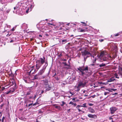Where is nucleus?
<instances>
[{"mask_svg": "<svg viewBox=\"0 0 122 122\" xmlns=\"http://www.w3.org/2000/svg\"><path fill=\"white\" fill-rule=\"evenodd\" d=\"M44 87L46 90L47 91H49L51 89V87H50L48 85L45 86Z\"/></svg>", "mask_w": 122, "mask_h": 122, "instance_id": "nucleus-13", "label": "nucleus"}, {"mask_svg": "<svg viewBox=\"0 0 122 122\" xmlns=\"http://www.w3.org/2000/svg\"><path fill=\"white\" fill-rule=\"evenodd\" d=\"M48 25H53V23L52 24H51L50 23H48Z\"/></svg>", "mask_w": 122, "mask_h": 122, "instance_id": "nucleus-47", "label": "nucleus"}, {"mask_svg": "<svg viewBox=\"0 0 122 122\" xmlns=\"http://www.w3.org/2000/svg\"><path fill=\"white\" fill-rule=\"evenodd\" d=\"M78 70L80 72H81V74L82 75L85 74V73L84 71H85L86 73L88 72V66H80L79 68H77Z\"/></svg>", "mask_w": 122, "mask_h": 122, "instance_id": "nucleus-5", "label": "nucleus"}, {"mask_svg": "<svg viewBox=\"0 0 122 122\" xmlns=\"http://www.w3.org/2000/svg\"><path fill=\"white\" fill-rule=\"evenodd\" d=\"M109 94V92H105L104 93V95H106L107 94Z\"/></svg>", "mask_w": 122, "mask_h": 122, "instance_id": "nucleus-34", "label": "nucleus"}, {"mask_svg": "<svg viewBox=\"0 0 122 122\" xmlns=\"http://www.w3.org/2000/svg\"><path fill=\"white\" fill-rule=\"evenodd\" d=\"M57 24V25H58V26H59L61 24V23H58Z\"/></svg>", "mask_w": 122, "mask_h": 122, "instance_id": "nucleus-50", "label": "nucleus"}, {"mask_svg": "<svg viewBox=\"0 0 122 122\" xmlns=\"http://www.w3.org/2000/svg\"><path fill=\"white\" fill-rule=\"evenodd\" d=\"M34 70L33 68V67H32L31 68V70L29 72V74H30V73L32 71H33Z\"/></svg>", "mask_w": 122, "mask_h": 122, "instance_id": "nucleus-32", "label": "nucleus"}, {"mask_svg": "<svg viewBox=\"0 0 122 122\" xmlns=\"http://www.w3.org/2000/svg\"><path fill=\"white\" fill-rule=\"evenodd\" d=\"M111 89L112 91H115L117 90V89Z\"/></svg>", "mask_w": 122, "mask_h": 122, "instance_id": "nucleus-39", "label": "nucleus"}, {"mask_svg": "<svg viewBox=\"0 0 122 122\" xmlns=\"http://www.w3.org/2000/svg\"><path fill=\"white\" fill-rule=\"evenodd\" d=\"M14 42V40H11L10 41V43H12V42Z\"/></svg>", "mask_w": 122, "mask_h": 122, "instance_id": "nucleus-46", "label": "nucleus"}, {"mask_svg": "<svg viewBox=\"0 0 122 122\" xmlns=\"http://www.w3.org/2000/svg\"><path fill=\"white\" fill-rule=\"evenodd\" d=\"M88 117L91 118H96L97 117V116L96 115H92L91 114H89L88 115Z\"/></svg>", "mask_w": 122, "mask_h": 122, "instance_id": "nucleus-10", "label": "nucleus"}, {"mask_svg": "<svg viewBox=\"0 0 122 122\" xmlns=\"http://www.w3.org/2000/svg\"><path fill=\"white\" fill-rule=\"evenodd\" d=\"M21 27L23 29H26L27 28V25L25 23H23L21 25Z\"/></svg>", "mask_w": 122, "mask_h": 122, "instance_id": "nucleus-15", "label": "nucleus"}, {"mask_svg": "<svg viewBox=\"0 0 122 122\" xmlns=\"http://www.w3.org/2000/svg\"><path fill=\"white\" fill-rule=\"evenodd\" d=\"M69 104L73 105L74 106H75L76 105V103H74L72 102H70L69 103Z\"/></svg>", "mask_w": 122, "mask_h": 122, "instance_id": "nucleus-22", "label": "nucleus"}, {"mask_svg": "<svg viewBox=\"0 0 122 122\" xmlns=\"http://www.w3.org/2000/svg\"><path fill=\"white\" fill-rule=\"evenodd\" d=\"M86 83V82H83L82 81H80L78 82V86L81 87H84Z\"/></svg>", "mask_w": 122, "mask_h": 122, "instance_id": "nucleus-7", "label": "nucleus"}, {"mask_svg": "<svg viewBox=\"0 0 122 122\" xmlns=\"http://www.w3.org/2000/svg\"><path fill=\"white\" fill-rule=\"evenodd\" d=\"M112 50L115 51V53H116L117 52V46L115 45L113 46L112 47Z\"/></svg>", "mask_w": 122, "mask_h": 122, "instance_id": "nucleus-11", "label": "nucleus"}, {"mask_svg": "<svg viewBox=\"0 0 122 122\" xmlns=\"http://www.w3.org/2000/svg\"><path fill=\"white\" fill-rule=\"evenodd\" d=\"M41 28L42 29H45V30H46V27H45L44 25H43V26H42V27Z\"/></svg>", "mask_w": 122, "mask_h": 122, "instance_id": "nucleus-35", "label": "nucleus"}, {"mask_svg": "<svg viewBox=\"0 0 122 122\" xmlns=\"http://www.w3.org/2000/svg\"><path fill=\"white\" fill-rule=\"evenodd\" d=\"M78 30L79 32H84L86 31L85 30L82 29H79Z\"/></svg>", "mask_w": 122, "mask_h": 122, "instance_id": "nucleus-20", "label": "nucleus"}, {"mask_svg": "<svg viewBox=\"0 0 122 122\" xmlns=\"http://www.w3.org/2000/svg\"><path fill=\"white\" fill-rule=\"evenodd\" d=\"M62 55L61 54H60V55H59V57H60V56H62Z\"/></svg>", "mask_w": 122, "mask_h": 122, "instance_id": "nucleus-61", "label": "nucleus"}, {"mask_svg": "<svg viewBox=\"0 0 122 122\" xmlns=\"http://www.w3.org/2000/svg\"><path fill=\"white\" fill-rule=\"evenodd\" d=\"M80 87L78 86H75L74 89L75 91L78 92L80 90Z\"/></svg>", "mask_w": 122, "mask_h": 122, "instance_id": "nucleus-14", "label": "nucleus"}, {"mask_svg": "<svg viewBox=\"0 0 122 122\" xmlns=\"http://www.w3.org/2000/svg\"><path fill=\"white\" fill-rule=\"evenodd\" d=\"M39 36L40 37H42V36L41 35H39Z\"/></svg>", "mask_w": 122, "mask_h": 122, "instance_id": "nucleus-63", "label": "nucleus"}, {"mask_svg": "<svg viewBox=\"0 0 122 122\" xmlns=\"http://www.w3.org/2000/svg\"><path fill=\"white\" fill-rule=\"evenodd\" d=\"M28 10H29L28 9L27 10H26V13H28Z\"/></svg>", "mask_w": 122, "mask_h": 122, "instance_id": "nucleus-57", "label": "nucleus"}, {"mask_svg": "<svg viewBox=\"0 0 122 122\" xmlns=\"http://www.w3.org/2000/svg\"><path fill=\"white\" fill-rule=\"evenodd\" d=\"M67 42V41L66 40H62V42L63 43H65Z\"/></svg>", "mask_w": 122, "mask_h": 122, "instance_id": "nucleus-28", "label": "nucleus"}, {"mask_svg": "<svg viewBox=\"0 0 122 122\" xmlns=\"http://www.w3.org/2000/svg\"><path fill=\"white\" fill-rule=\"evenodd\" d=\"M36 62V71L38 70L44 63H45L42 69L38 73L39 75H41L44 72L46 67L48 65V63L47 58H46L45 57L43 56V58H40L39 60H37Z\"/></svg>", "mask_w": 122, "mask_h": 122, "instance_id": "nucleus-1", "label": "nucleus"}, {"mask_svg": "<svg viewBox=\"0 0 122 122\" xmlns=\"http://www.w3.org/2000/svg\"><path fill=\"white\" fill-rule=\"evenodd\" d=\"M62 63L65 66H67V64L66 63V62H63Z\"/></svg>", "mask_w": 122, "mask_h": 122, "instance_id": "nucleus-45", "label": "nucleus"}, {"mask_svg": "<svg viewBox=\"0 0 122 122\" xmlns=\"http://www.w3.org/2000/svg\"><path fill=\"white\" fill-rule=\"evenodd\" d=\"M119 35V33H117L116 34H114V35L115 36H117Z\"/></svg>", "mask_w": 122, "mask_h": 122, "instance_id": "nucleus-38", "label": "nucleus"}, {"mask_svg": "<svg viewBox=\"0 0 122 122\" xmlns=\"http://www.w3.org/2000/svg\"><path fill=\"white\" fill-rule=\"evenodd\" d=\"M13 0H10L9 1V2L10 3H11L12 2Z\"/></svg>", "mask_w": 122, "mask_h": 122, "instance_id": "nucleus-51", "label": "nucleus"}, {"mask_svg": "<svg viewBox=\"0 0 122 122\" xmlns=\"http://www.w3.org/2000/svg\"><path fill=\"white\" fill-rule=\"evenodd\" d=\"M120 51L121 53H122V48H121L120 50Z\"/></svg>", "mask_w": 122, "mask_h": 122, "instance_id": "nucleus-55", "label": "nucleus"}, {"mask_svg": "<svg viewBox=\"0 0 122 122\" xmlns=\"http://www.w3.org/2000/svg\"><path fill=\"white\" fill-rule=\"evenodd\" d=\"M114 75L116 78H117L118 79H119V77L118 76V75L117 74H115Z\"/></svg>", "mask_w": 122, "mask_h": 122, "instance_id": "nucleus-29", "label": "nucleus"}, {"mask_svg": "<svg viewBox=\"0 0 122 122\" xmlns=\"http://www.w3.org/2000/svg\"><path fill=\"white\" fill-rule=\"evenodd\" d=\"M39 75L38 74L34 76V80H38L39 78Z\"/></svg>", "mask_w": 122, "mask_h": 122, "instance_id": "nucleus-16", "label": "nucleus"}, {"mask_svg": "<svg viewBox=\"0 0 122 122\" xmlns=\"http://www.w3.org/2000/svg\"><path fill=\"white\" fill-rule=\"evenodd\" d=\"M30 92L29 91V92H27V93L26 94V95H30Z\"/></svg>", "mask_w": 122, "mask_h": 122, "instance_id": "nucleus-37", "label": "nucleus"}, {"mask_svg": "<svg viewBox=\"0 0 122 122\" xmlns=\"http://www.w3.org/2000/svg\"><path fill=\"white\" fill-rule=\"evenodd\" d=\"M107 64V63L106 64L103 63L102 64H99L98 66L100 67H101L105 66Z\"/></svg>", "mask_w": 122, "mask_h": 122, "instance_id": "nucleus-19", "label": "nucleus"}, {"mask_svg": "<svg viewBox=\"0 0 122 122\" xmlns=\"http://www.w3.org/2000/svg\"><path fill=\"white\" fill-rule=\"evenodd\" d=\"M11 30L12 31H14L15 30V29L14 28L12 29Z\"/></svg>", "mask_w": 122, "mask_h": 122, "instance_id": "nucleus-54", "label": "nucleus"}, {"mask_svg": "<svg viewBox=\"0 0 122 122\" xmlns=\"http://www.w3.org/2000/svg\"><path fill=\"white\" fill-rule=\"evenodd\" d=\"M106 90H107L108 91H109L110 92H112V90L111 89H106Z\"/></svg>", "mask_w": 122, "mask_h": 122, "instance_id": "nucleus-42", "label": "nucleus"}, {"mask_svg": "<svg viewBox=\"0 0 122 122\" xmlns=\"http://www.w3.org/2000/svg\"><path fill=\"white\" fill-rule=\"evenodd\" d=\"M54 78L55 80H56L57 81H58L59 79V78L58 77H57L56 76H54Z\"/></svg>", "mask_w": 122, "mask_h": 122, "instance_id": "nucleus-26", "label": "nucleus"}, {"mask_svg": "<svg viewBox=\"0 0 122 122\" xmlns=\"http://www.w3.org/2000/svg\"><path fill=\"white\" fill-rule=\"evenodd\" d=\"M88 105L89 106H92L93 105V104H92L90 103H89Z\"/></svg>", "mask_w": 122, "mask_h": 122, "instance_id": "nucleus-40", "label": "nucleus"}, {"mask_svg": "<svg viewBox=\"0 0 122 122\" xmlns=\"http://www.w3.org/2000/svg\"><path fill=\"white\" fill-rule=\"evenodd\" d=\"M10 9H8L7 10H6V11H5L4 13H6H6H7V14H8L10 11Z\"/></svg>", "mask_w": 122, "mask_h": 122, "instance_id": "nucleus-25", "label": "nucleus"}, {"mask_svg": "<svg viewBox=\"0 0 122 122\" xmlns=\"http://www.w3.org/2000/svg\"><path fill=\"white\" fill-rule=\"evenodd\" d=\"M55 107L56 108H57L58 109H59L60 108V107L59 106H55L54 105V107Z\"/></svg>", "mask_w": 122, "mask_h": 122, "instance_id": "nucleus-31", "label": "nucleus"}, {"mask_svg": "<svg viewBox=\"0 0 122 122\" xmlns=\"http://www.w3.org/2000/svg\"><path fill=\"white\" fill-rule=\"evenodd\" d=\"M43 92H44V91L43 90H42L41 93H43Z\"/></svg>", "mask_w": 122, "mask_h": 122, "instance_id": "nucleus-62", "label": "nucleus"}, {"mask_svg": "<svg viewBox=\"0 0 122 122\" xmlns=\"http://www.w3.org/2000/svg\"><path fill=\"white\" fill-rule=\"evenodd\" d=\"M1 122H6V119L4 117H3L1 119Z\"/></svg>", "mask_w": 122, "mask_h": 122, "instance_id": "nucleus-21", "label": "nucleus"}, {"mask_svg": "<svg viewBox=\"0 0 122 122\" xmlns=\"http://www.w3.org/2000/svg\"><path fill=\"white\" fill-rule=\"evenodd\" d=\"M71 109H69L67 111L68 112H69L70 111Z\"/></svg>", "mask_w": 122, "mask_h": 122, "instance_id": "nucleus-58", "label": "nucleus"}, {"mask_svg": "<svg viewBox=\"0 0 122 122\" xmlns=\"http://www.w3.org/2000/svg\"><path fill=\"white\" fill-rule=\"evenodd\" d=\"M37 103L36 102L35 103H34V104H33V105H32L33 106L36 105V104Z\"/></svg>", "mask_w": 122, "mask_h": 122, "instance_id": "nucleus-49", "label": "nucleus"}, {"mask_svg": "<svg viewBox=\"0 0 122 122\" xmlns=\"http://www.w3.org/2000/svg\"><path fill=\"white\" fill-rule=\"evenodd\" d=\"M5 34L6 35V36L8 37L10 36V34H9L8 32L5 31Z\"/></svg>", "mask_w": 122, "mask_h": 122, "instance_id": "nucleus-24", "label": "nucleus"}, {"mask_svg": "<svg viewBox=\"0 0 122 122\" xmlns=\"http://www.w3.org/2000/svg\"><path fill=\"white\" fill-rule=\"evenodd\" d=\"M121 74L122 76V68L121 69Z\"/></svg>", "mask_w": 122, "mask_h": 122, "instance_id": "nucleus-60", "label": "nucleus"}, {"mask_svg": "<svg viewBox=\"0 0 122 122\" xmlns=\"http://www.w3.org/2000/svg\"><path fill=\"white\" fill-rule=\"evenodd\" d=\"M32 105H33L32 103H31V104H29L28 105V107H31L32 106H33Z\"/></svg>", "mask_w": 122, "mask_h": 122, "instance_id": "nucleus-27", "label": "nucleus"}, {"mask_svg": "<svg viewBox=\"0 0 122 122\" xmlns=\"http://www.w3.org/2000/svg\"><path fill=\"white\" fill-rule=\"evenodd\" d=\"M44 86L48 85V81L46 80H43Z\"/></svg>", "mask_w": 122, "mask_h": 122, "instance_id": "nucleus-18", "label": "nucleus"}, {"mask_svg": "<svg viewBox=\"0 0 122 122\" xmlns=\"http://www.w3.org/2000/svg\"><path fill=\"white\" fill-rule=\"evenodd\" d=\"M117 93H114V94H112V95H117Z\"/></svg>", "mask_w": 122, "mask_h": 122, "instance_id": "nucleus-53", "label": "nucleus"}, {"mask_svg": "<svg viewBox=\"0 0 122 122\" xmlns=\"http://www.w3.org/2000/svg\"><path fill=\"white\" fill-rule=\"evenodd\" d=\"M5 89V88L4 87H2V90H4Z\"/></svg>", "mask_w": 122, "mask_h": 122, "instance_id": "nucleus-52", "label": "nucleus"}, {"mask_svg": "<svg viewBox=\"0 0 122 122\" xmlns=\"http://www.w3.org/2000/svg\"><path fill=\"white\" fill-rule=\"evenodd\" d=\"M61 102L62 104H61V106H63L65 103L64 101H62Z\"/></svg>", "mask_w": 122, "mask_h": 122, "instance_id": "nucleus-33", "label": "nucleus"}, {"mask_svg": "<svg viewBox=\"0 0 122 122\" xmlns=\"http://www.w3.org/2000/svg\"><path fill=\"white\" fill-rule=\"evenodd\" d=\"M81 23L84 24V25L86 26V23L84 22H81Z\"/></svg>", "mask_w": 122, "mask_h": 122, "instance_id": "nucleus-36", "label": "nucleus"}, {"mask_svg": "<svg viewBox=\"0 0 122 122\" xmlns=\"http://www.w3.org/2000/svg\"><path fill=\"white\" fill-rule=\"evenodd\" d=\"M88 109L89 112L91 113H93L95 112L94 110L91 107H89Z\"/></svg>", "mask_w": 122, "mask_h": 122, "instance_id": "nucleus-12", "label": "nucleus"}, {"mask_svg": "<svg viewBox=\"0 0 122 122\" xmlns=\"http://www.w3.org/2000/svg\"><path fill=\"white\" fill-rule=\"evenodd\" d=\"M81 53H82V55L84 56H87V57H89L90 56H91L92 57V56L93 58L94 57V56H92L91 53L86 50L82 52Z\"/></svg>", "mask_w": 122, "mask_h": 122, "instance_id": "nucleus-6", "label": "nucleus"}, {"mask_svg": "<svg viewBox=\"0 0 122 122\" xmlns=\"http://www.w3.org/2000/svg\"><path fill=\"white\" fill-rule=\"evenodd\" d=\"M76 99V97H74L73 98L72 100V101H75Z\"/></svg>", "mask_w": 122, "mask_h": 122, "instance_id": "nucleus-44", "label": "nucleus"}, {"mask_svg": "<svg viewBox=\"0 0 122 122\" xmlns=\"http://www.w3.org/2000/svg\"><path fill=\"white\" fill-rule=\"evenodd\" d=\"M104 41L103 39H102L101 40H100L99 41L101 42H102Z\"/></svg>", "mask_w": 122, "mask_h": 122, "instance_id": "nucleus-48", "label": "nucleus"}, {"mask_svg": "<svg viewBox=\"0 0 122 122\" xmlns=\"http://www.w3.org/2000/svg\"><path fill=\"white\" fill-rule=\"evenodd\" d=\"M99 83L100 84H102V85H106V83L105 82H99Z\"/></svg>", "mask_w": 122, "mask_h": 122, "instance_id": "nucleus-30", "label": "nucleus"}, {"mask_svg": "<svg viewBox=\"0 0 122 122\" xmlns=\"http://www.w3.org/2000/svg\"><path fill=\"white\" fill-rule=\"evenodd\" d=\"M115 80L114 77H112L107 80V82H110L113 81Z\"/></svg>", "mask_w": 122, "mask_h": 122, "instance_id": "nucleus-17", "label": "nucleus"}, {"mask_svg": "<svg viewBox=\"0 0 122 122\" xmlns=\"http://www.w3.org/2000/svg\"><path fill=\"white\" fill-rule=\"evenodd\" d=\"M111 113V114H113L115 112L117 109V108L115 107H112L110 108Z\"/></svg>", "mask_w": 122, "mask_h": 122, "instance_id": "nucleus-9", "label": "nucleus"}, {"mask_svg": "<svg viewBox=\"0 0 122 122\" xmlns=\"http://www.w3.org/2000/svg\"><path fill=\"white\" fill-rule=\"evenodd\" d=\"M62 61H66V59H63L62 60Z\"/></svg>", "mask_w": 122, "mask_h": 122, "instance_id": "nucleus-56", "label": "nucleus"}, {"mask_svg": "<svg viewBox=\"0 0 122 122\" xmlns=\"http://www.w3.org/2000/svg\"><path fill=\"white\" fill-rule=\"evenodd\" d=\"M86 91L85 90H84L83 91V93H85L86 92Z\"/></svg>", "mask_w": 122, "mask_h": 122, "instance_id": "nucleus-64", "label": "nucleus"}, {"mask_svg": "<svg viewBox=\"0 0 122 122\" xmlns=\"http://www.w3.org/2000/svg\"><path fill=\"white\" fill-rule=\"evenodd\" d=\"M23 2L20 1L18 2L16 5V6L14 7V10L13 13L18 14H21L22 13L21 7L23 5Z\"/></svg>", "mask_w": 122, "mask_h": 122, "instance_id": "nucleus-3", "label": "nucleus"}, {"mask_svg": "<svg viewBox=\"0 0 122 122\" xmlns=\"http://www.w3.org/2000/svg\"><path fill=\"white\" fill-rule=\"evenodd\" d=\"M96 96V95H93L92 96H91V97H92L93 98H94Z\"/></svg>", "mask_w": 122, "mask_h": 122, "instance_id": "nucleus-41", "label": "nucleus"}, {"mask_svg": "<svg viewBox=\"0 0 122 122\" xmlns=\"http://www.w3.org/2000/svg\"><path fill=\"white\" fill-rule=\"evenodd\" d=\"M16 71H15V73L14 74L11 73L10 75V76L13 78L10 80L8 85H10V86H12L13 85L14 86L13 87L11 88L9 91H7L5 92L6 94H8L11 92H14L15 91L16 85L15 80L13 79V77H14L17 75L16 72Z\"/></svg>", "mask_w": 122, "mask_h": 122, "instance_id": "nucleus-2", "label": "nucleus"}, {"mask_svg": "<svg viewBox=\"0 0 122 122\" xmlns=\"http://www.w3.org/2000/svg\"><path fill=\"white\" fill-rule=\"evenodd\" d=\"M0 114H1L0 117L2 115V113L1 112H0Z\"/></svg>", "mask_w": 122, "mask_h": 122, "instance_id": "nucleus-59", "label": "nucleus"}, {"mask_svg": "<svg viewBox=\"0 0 122 122\" xmlns=\"http://www.w3.org/2000/svg\"><path fill=\"white\" fill-rule=\"evenodd\" d=\"M107 53L105 51H102L100 54L99 58L102 60L101 61H106L107 58Z\"/></svg>", "mask_w": 122, "mask_h": 122, "instance_id": "nucleus-4", "label": "nucleus"}, {"mask_svg": "<svg viewBox=\"0 0 122 122\" xmlns=\"http://www.w3.org/2000/svg\"><path fill=\"white\" fill-rule=\"evenodd\" d=\"M33 5H31L30 6V7L31 8H33Z\"/></svg>", "mask_w": 122, "mask_h": 122, "instance_id": "nucleus-43", "label": "nucleus"}, {"mask_svg": "<svg viewBox=\"0 0 122 122\" xmlns=\"http://www.w3.org/2000/svg\"><path fill=\"white\" fill-rule=\"evenodd\" d=\"M86 103H85L83 104L82 105H78L76 107V108L78 110V111L79 112H81V110L80 109L81 108V107H86L87 106L86 105Z\"/></svg>", "mask_w": 122, "mask_h": 122, "instance_id": "nucleus-8", "label": "nucleus"}, {"mask_svg": "<svg viewBox=\"0 0 122 122\" xmlns=\"http://www.w3.org/2000/svg\"><path fill=\"white\" fill-rule=\"evenodd\" d=\"M55 96H56V97L55 98V99L57 98L59 96V94L58 93H55Z\"/></svg>", "mask_w": 122, "mask_h": 122, "instance_id": "nucleus-23", "label": "nucleus"}]
</instances>
